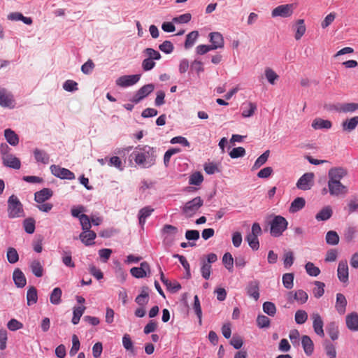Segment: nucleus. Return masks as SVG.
<instances>
[{
	"instance_id": "obj_1",
	"label": "nucleus",
	"mask_w": 358,
	"mask_h": 358,
	"mask_svg": "<svg viewBox=\"0 0 358 358\" xmlns=\"http://www.w3.org/2000/svg\"><path fill=\"white\" fill-rule=\"evenodd\" d=\"M7 213L10 219L23 217L25 216L23 205L17 196L13 194L8 199Z\"/></svg>"
},
{
	"instance_id": "obj_2",
	"label": "nucleus",
	"mask_w": 358,
	"mask_h": 358,
	"mask_svg": "<svg viewBox=\"0 0 358 358\" xmlns=\"http://www.w3.org/2000/svg\"><path fill=\"white\" fill-rule=\"evenodd\" d=\"M288 222L281 215H275L270 222V234L273 237H279L287 229Z\"/></svg>"
},
{
	"instance_id": "obj_3",
	"label": "nucleus",
	"mask_w": 358,
	"mask_h": 358,
	"mask_svg": "<svg viewBox=\"0 0 358 358\" xmlns=\"http://www.w3.org/2000/svg\"><path fill=\"white\" fill-rule=\"evenodd\" d=\"M203 205V200L200 196H196L185 203L182 207V215L190 218L193 217Z\"/></svg>"
},
{
	"instance_id": "obj_4",
	"label": "nucleus",
	"mask_w": 358,
	"mask_h": 358,
	"mask_svg": "<svg viewBox=\"0 0 358 358\" xmlns=\"http://www.w3.org/2000/svg\"><path fill=\"white\" fill-rule=\"evenodd\" d=\"M150 152L151 155L153 153V148L145 146L143 148V152H138L135 151L133 154L134 155V161L135 162L143 167H149L150 166L155 160L154 157L150 156Z\"/></svg>"
},
{
	"instance_id": "obj_5",
	"label": "nucleus",
	"mask_w": 358,
	"mask_h": 358,
	"mask_svg": "<svg viewBox=\"0 0 358 358\" xmlns=\"http://www.w3.org/2000/svg\"><path fill=\"white\" fill-rule=\"evenodd\" d=\"M178 231V228L175 226L171 224H165L162 229V233L164 236V243L166 245H171L173 243L175 236Z\"/></svg>"
},
{
	"instance_id": "obj_6",
	"label": "nucleus",
	"mask_w": 358,
	"mask_h": 358,
	"mask_svg": "<svg viewBox=\"0 0 358 358\" xmlns=\"http://www.w3.org/2000/svg\"><path fill=\"white\" fill-rule=\"evenodd\" d=\"M328 189L329 194L334 196H345L348 192V187L341 182H328Z\"/></svg>"
},
{
	"instance_id": "obj_7",
	"label": "nucleus",
	"mask_w": 358,
	"mask_h": 358,
	"mask_svg": "<svg viewBox=\"0 0 358 358\" xmlns=\"http://www.w3.org/2000/svg\"><path fill=\"white\" fill-rule=\"evenodd\" d=\"M314 173H306L297 181L296 187L301 190H309L314 184Z\"/></svg>"
},
{
	"instance_id": "obj_8",
	"label": "nucleus",
	"mask_w": 358,
	"mask_h": 358,
	"mask_svg": "<svg viewBox=\"0 0 358 358\" xmlns=\"http://www.w3.org/2000/svg\"><path fill=\"white\" fill-rule=\"evenodd\" d=\"M155 90L153 84H148L141 87L131 99V101L134 103H139L144 98L148 96Z\"/></svg>"
},
{
	"instance_id": "obj_9",
	"label": "nucleus",
	"mask_w": 358,
	"mask_h": 358,
	"mask_svg": "<svg viewBox=\"0 0 358 358\" xmlns=\"http://www.w3.org/2000/svg\"><path fill=\"white\" fill-rule=\"evenodd\" d=\"M140 78V74L122 76L116 80L115 83L121 87H127L137 83Z\"/></svg>"
},
{
	"instance_id": "obj_10",
	"label": "nucleus",
	"mask_w": 358,
	"mask_h": 358,
	"mask_svg": "<svg viewBox=\"0 0 358 358\" xmlns=\"http://www.w3.org/2000/svg\"><path fill=\"white\" fill-rule=\"evenodd\" d=\"M50 171L55 176L61 179L73 180L75 178V175L73 172L67 169L62 168L57 165H52L50 166Z\"/></svg>"
},
{
	"instance_id": "obj_11",
	"label": "nucleus",
	"mask_w": 358,
	"mask_h": 358,
	"mask_svg": "<svg viewBox=\"0 0 358 358\" xmlns=\"http://www.w3.org/2000/svg\"><path fill=\"white\" fill-rule=\"evenodd\" d=\"M293 13V5L292 4H284L280 5L275 8L271 13L273 17H288Z\"/></svg>"
},
{
	"instance_id": "obj_12",
	"label": "nucleus",
	"mask_w": 358,
	"mask_h": 358,
	"mask_svg": "<svg viewBox=\"0 0 358 358\" xmlns=\"http://www.w3.org/2000/svg\"><path fill=\"white\" fill-rule=\"evenodd\" d=\"M0 106L4 108H13V96L5 88L0 87Z\"/></svg>"
},
{
	"instance_id": "obj_13",
	"label": "nucleus",
	"mask_w": 358,
	"mask_h": 358,
	"mask_svg": "<svg viewBox=\"0 0 358 358\" xmlns=\"http://www.w3.org/2000/svg\"><path fill=\"white\" fill-rule=\"evenodd\" d=\"M347 175L345 169L341 167H335L329 169L328 172V182H341V179Z\"/></svg>"
},
{
	"instance_id": "obj_14",
	"label": "nucleus",
	"mask_w": 358,
	"mask_h": 358,
	"mask_svg": "<svg viewBox=\"0 0 358 358\" xmlns=\"http://www.w3.org/2000/svg\"><path fill=\"white\" fill-rule=\"evenodd\" d=\"M311 318L313 320V327L315 333L321 337H324V329H323L324 322H323V320H322L321 316L317 313H313L311 315Z\"/></svg>"
},
{
	"instance_id": "obj_15",
	"label": "nucleus",
	"mask_w": 358,
	"mask_h": 358,
	"mask_svg": "<svg viewBox=\"0 0 358 358\" xmlns=\"http://www.w3.org/2000/svg\"><path fill=\"white\" fill-rule=\"evenodd\" d=\"M334 110L338 113H352L358 110V103H341L334 105Z\"/></svg>"
},
{
	"instance_id": "obj_16",
	"label": "nucleus",
	"mask_w": 358,
	"mask_h": 358,
	"mask_svg": "<svg viewBox=\"0 0 358 358\" xmlns=\"http://www.w3.org/2000/svg\"><path fill=\"white\" fill-rule=\"evenodd\" d=\"M337 275L340 281L346 282L348 281L349 272L346 260L341 261L338 266Z\"/></svg>"
},
{
	"instance_id": "obj_17",
	"label": "nucleus",
	"mask_w": 358,
	"mask_h": 358,
	"mask_svg": "<svg viewBox=\"0 0 358 358\" xmlns=\"http://www.w3.org/2000/svg\"><path fill=\"white\" fill-rule=\"evenodd\" d=\"M259 283L257 280L250 282L246 287V292L250 297L257 301L259 298Z\"/></svg>"
},
{
	"instance_id": "obj_18",
	"label": "nucleus",
	"mask_w": 358,
	"mask_h": 358,
	"mask_svg": "<svg viewBox=\"0 0 358 358\" xmlns=\"http://www.w3.org/2000/svg\"><path fill=\"white\" fill-rule=\"evenodd\" d=\"M2 162L5 166L14 169H20L21 166L20 160L13 155H6L2 157Z\"/></svg>"
},
{
	"instance_id": "obj_19",
	"label": "nucleus",
	"mask_w": 358,
	"mask_h": 358,
	"mask_svg": "<svg viewBox=\"0 0 358 358\" xmlns=\"http://www.w3.org/2000/svg\"><path fill=\"white\" fill-rule=\"evenodd\" d=\"M53 194L52 191L49 188H43L34 194V200L38 203H41L49 199Z\"/></svg>"
},
{
	"instance_id": "obj_20",
	"label": "nucleus",
	"mask_w": 358,
	"mask_h": 358,
	"mask_svg": "<svg viewBox=\"0 0 358 358\" xmlns=\"http://www.w3.org/2000/svg\"><path fill=\"white\" fill-rule=\"evenodd\" d=\"M96 237V233L90 229L83 231L79 236L80 239L85 245H93Z\"/></svg>"
},
{
	"instance_id": "obj_21",
	"label": "nucleus",
	"mask_w": 358,
	"mask_h": 358,
	"mask_svg": "<svg viewBox=\"0 0 358 358\" xmlns=\"http://www.w3.org/2000/svg\"><path fill=\"white\" fill-rule=\"evenodd\" d=\"M13 278L16 287L22 288L27 284L26 278L20 268H15L13 273Z\"/></svg>"
},
{
	"instance_id": "obj_22",
	"label": "nucleus",
	"mask_w": 358,
	"mask_h": 358,
	"mask_svg": "<svg viewBox=\"0 0 358 358\" xmlns=\"http://www.w3.org/2000/svg\"><path fill=\"white\" fill-rule=\"evenodd\" d=\"M210 43L217 48H223L224 45V38L220 32H211L209 34Z\"/></svg>"
},
{
	"instance_id": "obj_23",
	"label": "nucleus",
	"mask_w": 358,
	"mask_h": 358,
	"mask_svg": "<svg viewBox=\"0 0 358 358\" xmlns=\"http://www.w3.org/2000/svg\"><path fill=\"white\" fill-rule=\"evenodd\" d=\"M346 325L351 331H358V314L356 313H352L347 315Z\"/></svg>"
},
{
	"instance_id": "obj_24",
	"label": "nucleus",
	"mask_w": 358,
	"mask_h": 358,
	"mask_svg": "<svg viewBox=\"0 0 358 358\" xmlns=\"http://www.w3.org/2000/svg\"><path fill=\"white\" fill-rule=\"evenodd\" d=\"M347 306V300L345 296L341 293L336 294V309L338 313L341 315H343L345 312V308Z\"/></svg>"
},
{
	"instance_id": "obj_25",
	"label": "nucleus",
	"mask_w": 358,
	"mask_h": 358,
	"mask_svg": "<svg viewBox=\"0 0 358 358\" xmlns=\"http://www.w3.org/2000/svg\"><path fill=\"white\" fill-rule=\"evenodd\" d=\"M122 345L124 348L129 352L132 356H135L136 355V348L134 345V343L131 339V337L129 334H124L122 337Z\"/></svg>"
},
{
	"instance_id": "obj_26",
	"label": "nucleus",
	"mask_w": 358,
	"mask_h": 358,
	"mask_svg": "<svg viewBox=\"0 0 358 358\" xmlns=\"http://www.w3.org/2000/svg\"><path fill=\"white\" fill-rule=\"evenodd\" d=\"M312 127L315 129H330L332 127L331 121L322 118H315L311 124Z\"/></svg>"
},
{
	"instance_id": "obj_27",
	"label": "nucleus",
	"mask_w": 358,
	"mask_h": 358,
	"mask_svg": "<svg viewBox=\"0 0 358 358\" xmlns=\"http://www.w3.org/2000/svg\"><path fill=\"white\" fill-rule=\"evenodd\" d=\"M301 344L305 353L310 356L313 354L314 350V345L308 336H303L301 338Z\"/></svg>"
},
{
	"instance_id": "obj_28",
	"label": "nucleus",
	"mask_w": 358,
	"mask_h": 358,
	"mask_svg": "<svg viewBox=\"0 0 358 358\" xmlns=\"http://www.w3.org/2000/svg\"><path fill=\"white\" fill-rule=\"evenodd\" d=\"M358 125V116H355L350 119H347L342 122V128L345 131H351Z\"/></svg>"
},
{
	"instance_id": "obj_29",
	"label": "nucleus",
	"mask_w": 358,
	"mask_h": 358,
	"mask_svg": "<svg viewBox=\"0 0 358 358\" xmlns=\"http://www.w3.org/2000/svg\"><path fill=\"white\" fill-rule=\"evenodd\" d=\"M4 136L7 142L13 146L17 145L19 143L18 136L10 129H5Z\"/></svg>"
},
{
	"instance_id": "obj_30",
	"label": "nucleus",
	"mask_w": 358,
	"mask_h": 358,
	"mask_svg": "<svg viewBox=\"0 0 358 358\" xmlns=\"http://www.w3.org/2000/svg\"><path fill=\"white\" fill-rule=\"evenodd\" d=\"M32 273L37 278L42 277L43 275V268L41 262L34 259L30 262L29 264Z\"/></svg>"
},
{
	"instance_id": "obj_31",
	"label": "nucleus",
	"mask_w": 358,
	"mask_h": 358,
	"mask_svg": "<svg viewBox=\"0 0 358 358\" xmlns=\"http://www.w3.org/2000/svg\"><path fill=\"white\" fill-rule=\"evenodd\" d=\"M333 214L331 208L329 206L324 207L317 215L315 219L317 221H326L329 220Z\"/></svg>"
},
{
	"instance_id": "obj_32",
	"label": "nucleus",
	"mask_w": 358,
	"mask_h": 358,
	"mask_svg": "<svg viewBox=\"0 0 358 358\" xmlns=\"http://www.w3.org/2000/svg\"><path fill=\"white\" fill-rule=\"evenodd\" d=\"M305 204L306 201L303 197H297L291 203L289 210L292 213H296L301 210Z\"/></svg>"
},
{
	"instance_id": "obj_33",
	"label": "nucleus",
	"mask_w": 358,
	"mask_h": 358,
	"mask_svg": "<svg viewBox=\"0 0 358 358\" xmlns=\"http://www.w3.org/2000/svg\"><path fill=\"white\" fill-rule=\"evenodd\" d=\"M153 211L154 209L150 206L144 207L139 210L138 221L142 227L145 224L146 218L148 217Z\"/></svg>"
},
{
	"instance_id": "obj_34",
	"label": "nucleus",
	"mask_w": 358,
	"mask_h": 358,
	"mask_svg": "<svg viewBox=\"0 0 358 358\" xmlns=\"http://www.w3.org/2000/svg\"><path fill=\"white\" fill-rule=\"evenodd\" d=\"M38 300L37 290L35 287L31 286L28 288L27 292V305L31 306L35 304Z\"/></svg>"
},
{
	"instance_id": "obj_35",
	"label": "nucleus",
	"mask_w": 358,
	"mask_h": 358,
	"mask_svg": "<svg viewBox=\"0 0 358 358\" xmlns=\"http://www.w3.org/2000/svg\"><path fill=\"white\" fill-rule=\"evenodd\" d=\"M296 32L294 35V38L296 41H299L301 38V37L304 35L306 33V26L304 24V20L300 19L298 20L296 22Z\"/></svg>"
},
{
	"instance_id": "obj_36",
	"label": "nucleus",
	"mask_w": 358,
	"mask_h": 358,
	"mask_svg": "<svg viewBox=\"0 0 358 358\" xmlns=\"http://www.w3.org/2000/svg\"><path fill=\"white\" fill-rule=\"evenodd\" d=\"M35 159L38 162L47 164L49 162V155L43 150L35 149L34 151Z\"/></svg>"
},
{
	"instance_id": "obj_37",
	"label": "nucleus",
	"mask_w": 358,
	"mask_h": 358,
	"mask_svg": "<svg viewBox=\"0 0 358 358\" xmlns=\"http://www.w3.org/2000/svg\"><path fill=\"white\" fill-rule=\"evenodd\" d=\"M62 292L59 287H55L50 296V301L53 305H58L61 303Z\"/></svg>"
},
{
	"instance_id": "obj_38",
	"label": "nucleus",
	"mask_w": 358,
	"mask_h": 358,
	"mask_svg": "<svg viewBox=\"0 0 358 358\" xmlns=\"http://www.w3.org/2000/svg\"><path fill=\"white\" fill-rule=\"evenodd\" d=\"M325 239L327 243L331 245H336L339 243V236L335 231H329Z\"/></svg>"
},
{
	"instance_id": "obj_39",
	"label": "nucleus",
	"mask_w": 358,
	"mask_h": 358,
	"mask_svg": "<svg viewBox=\"0 0 358 358\" xmlns=\"http://www.w3.org/2000/svg\"><path fill=\"white\" fill-rule=\"evenodd\" d=\"M256 110L257 104L252 102H248L243 110L242 116L243 117H250L254 115Z\"/></svg>"
},
{
	"instance_id": "obj_40",
	"label": "nucleus",
	"mask_w": 358,
	"mask_h": 358,
	"mask_svg": "<svg viewBox=\"0 0 358 358\" xmlns=\"http://www.w3.org/2000/svg\"><path fill=\"white\" fill-rule=\"evenodd\" d=\"M198 36L199 32L197 31H192L190 33H189L186 36L185 48L186 49H189V48H191L194 44Z\"/></svg>"
},
{
	"instance_id": "obj_41",
	"label": "nucleus",
	"mask_w": 358,
	"mask_h": 358,
	"mask_svg": "<svg viewBox=\"0 0 358 358\" xmlns=\"http://www.w3.org/2000/svg\"><path fill=\"white\" fill-rule=\"evenodd\" d=\"M222 262L225 268L229 271H233L234 258L230 252H226L222 257Z\"/></svg>"
},
{
	"instance_id": "obj_42",
	"label": "nucleus",
	"mask_w": 358,
	"mask_h": 358,
	"mask_svg": "<svg viewBox=\"0 0 358 358\" xmlns=\"http://www.w3.org/2000/svg\"><path fill=\"white\" fill-rule=\"evenodd\" d=\"M314 285L315 287L313 290V295L317 299L320 298L324 293L325 285L324 282L320 281H315Z\"/></svg>"
},
{
	"instance_id": "obj_43",
	"label": "nucleus",
	"mask_w": 358,
	"mask_h": 358,
	"mask_svg": "<svg viewBox=\"0 0 358 358\" xmlns=\"http://www.w3.org/2000/svg\"><path fill=\"white\" fill-rule=\"evenodd\" d=\"M23 227L27 234H31L35 231V220L32 217H28L23 221Z\"/></svg>"
},
{
	"instance_id": "obj_44",
	"label": "nucleus",
	"mask_w": 358,
	"mask_h": 358,
	"mask_svg": "<svg viewBox=\"0 0 358 358\" xmlns=\"http://www.w3.org/2000/svg\"><path fill=\"white\" fill-rule=\"evenodd\" d=\"M245 240L253 250H257L259 248V242L257 236L248 234L245 237Z\"/></svg>"
},
{
	"instance_id": "obj_45",
	"label": "nucleus",
	"mask_w": 358,
	"mask_h": 358,
	"mask_svg": "<svg viewBox=\"0 0 358 358\" xmlns=\"http://www.w3.org/2000/svg\"><path fill=\"white\" fill-rule=\"evenodd\" d=\"M308 320V313L303 310H298L295 313L294 320L298 324H304Z\"/></svg>"
},
{
	"instance_id": "obj_46",
	"label": "nucleus",
	"mask_w": 358,
	"mask_h": 358,
	"mask_svg": "<svg viewBox=\"0 0 358 358\" xmlns=\"http://www.w3.org/2000/svg\"><path fill=\"white\" fill-rule=\"evenodd\" d=\"M264 73L268 82L271 85H274L275 80L279 78V76L271 68H266Z\"/></svg>"
},
{
	"instance_id": "obj_47",
	"label": "nucleus",
	"mask_w": 358,
	"mask_h": 358,
	"mask_svg": "<svg viewBox=\"0 0 358 358\" xmlns=\"http://www.w3.org/2000/svg\"><path fill=\"white\" fill-rule=\"evenodd\" d=\"M85 307L83 306L75 307L73 308V316L72 318V323L73 324H77L79 322L80 317L85 312Z\"/></svg>"
},
{
	"instance_id": "obj_48",
	"label": "nucleus",
	"mask_w": 358,
	"mask_h": 358,
	"mask_svg": "<svg viewBox=\"0 0 358 358\" xmlns=\"http://www.w3.org/2000/svg\"><path fill=\"white\" fill-rule=\"evenodd\" d=\"M270 151L266 150L265 151L262 155H261L255 161L252 169H257L262 166L263 164H264L266 161L268 160V158L269 157Z\"/></svg>"
},
{
	"instance_id": "obj_49",
	"label": "nucleus",
	"mask_w": 358,
	"mask_h": 358,
	"mask_svg": "<svg viewBox=\"0 0 358 358\" xmlns=\"http://www.w3.org/2000/svg\"><path fill=\"white\" fill-rule=\"evenodd\" d=\"M305 268L307 273L310 276L316 277L320 273V268L315 266L314 264L310 262L306 264Z\"/></svg>"
},
{
	"instance_id": "obj_50",
	"label": "nucleus",
	"mask_w": 358,
	"mask_h": 358,
	"mask_svg": "<svg viewBox=\"0 0 358 358\" xmlns=\"http://www.w3.org/2000/svg\"><path fill=\"white\" fill-rule=\"evenodd\" d=\"M7 259L9 263L15 264L19 260V255L14 248H9L6 254Z\"/></svg>"
},
{
	"instance_id": "obj_51",
	"label": "nucleus",
	"mask_w": 358,
	"mask_h": 358,
	"mask_svg": "<svg viewBox=\"0 0 358 358\" xmlns=\"http://www.w3.org/2000/svg\"><path fill=\"white\" fill-rule=\"evenodd\" d=\"M294 274L292 273H287L282 275V283L285 288L292 289L294 283Z\"/></svg>"
},
{
	"instance_id": "obj_52",
	"label": "nucleus",
	"mask_w": 358,
	"mask_h": 358,
	"mask_svg": "<svg viewBox=\"0 0 358 358\" xmlns=\"http://www.w3.org/2000/svg\"><path fill=\"white\" fill-rule=\"evenodd\" d=\"M327 333L329 335L331 340L335 341L338 338V327L334 322H331L327 326Z\"/></svg>"
},
{
	"instance_id": "obj_53",
	"label": "nucleus",
	"mask_w": 358,
	"mask_h": 358,
	"mask_svg": "<svg viewBox=\"0 0 358 358\" xmlns=\"http://www.w3.org/2000/svg\"><path fill=\"white\" fill-rule=\"evenodd\" d=\"M263 310L269 316H274L276 313V308L273 303L266 301L263 304Z\"/></svg>"
},
{
	"instance_id": "obj_54",
	"label": "nucleus",
	"mask_w": 358,
	"mask_h": 358,
	"mask_svg": "<svg viewBox=\"0 0 358 358\" xmlns=\"http://www.w3.org/2000/svg\"><path fill=\"white\" fill-rule=\"evenodd\" d=\"M193 308L195 311L196 315H197V317L199 318V322L201 324L202 310H201L200 301L199 300V297L197 295H195L194 297Z\"/></svg>"
},
{
	"instance_id": "obj_55",
	"label": "nucleus",
	"mask_w": 358,
	"mask_h": 358,
	"mask_svg": "<svg viewBox=\"0 0 358 358\" xmlns=\"http://www.w3.org/2000/svg\"><path fill=\"white\" fill-rule=\"evenodd\" d=\"M203 180V175L200 172H195L190 176L189 183L190 185H199Z\"/></svg>"
},
{
	"instance_id": "obj_56",
	"label": "nucleus",
	"mask_w": 358,
	"mask_h": 358,
	"mask_svg": "<svg viewBox=\"0 0 358 358\" xmlns=\"http://www.w3.org/2000/svg\"><path fill=\"white\" fill-rule=\"evenodd\" d=\"M308 299V294L302 290L299 289L295 292V301H296L300 304L305 303Z\"/></svg>"
},
{
	"instance_id": "obj_57",
	"label": "nucleus",
	"mask_w": 358,
	"mask_h": 358,
	"mask_svg": "<svg viewBox=\"0 0 358 358\" xmlns=\"http://www.w3.org/2000/svg\"><path fill=\"white\" fill-rule=\"evenodd\" d=\"M324 345L326 354L329 357V358H335L336 356V351L334 345L327 341H324Z\"/></svg>"
},
{
	"instance_id": "obj_58",
	"label": "nucleus",
	"mask_w": 358,
	"mask_h": 358,
	"mask_svg": "<svg viewBox=\"0 0 358 358\" xmlns=\"http://www.w3.org/2000/svg\"><path fill=\"white\" fill-rule=\"evenodd\" d=\"M204 171L208 175H212L220 171L217 165L213 162L206 163L204 164Z\"/></svg>"
},
{
	"instance_id": "obj_59",
	"label": "nucleus",
	"mask_w": 358,
	"mask_h": 358,
	"mask_svg": "<svg viewBox=\"0 0 358 358\" xmlns=\"http://www.w3.org/2000/svg\"><path fill=\"white\" fill-rule=\"evenodd\" d=\"M80 222L82 227L83 231L89 230L91 228V220L88 215L85 214H81L80 217Z\"/></svg>"
},
{
	"instance_id": "obj_60",
	"label": "nucleus",
	"mask_w": 358,
	"mask_h": 358,
	"mask_svg": "<svg viewBox=\"0 0 358 358\" xmlns=\"http://www.w3.org/2000/svg\"><path fill=\"white\" fill-rule=\"evenodd\" d=\"M257 324L259 328H267L270 326V320L265 315H258L257 318Z\"/></svg>"
},
{
	"instance_id": "obj_61",
	"label": "nucleus",
	"mask_w": 358,
	"mask_h": 358,
	"mask_svg": "<svg viewBox=\"0 0 358 358\" xmlns=\"http://www.w3.org/2000/svg\"><path fill=\"white\" fill-rule=\"evenodd\" d=\"M245 155V150L243 147H238L233 148L229 152V156L232 159H236L238 157H243Z\"/></svg>"
},
{
	"instance_id": "obj_62",
	"label": "nucleus",
	"mask_w": 358,
	"mask_h": 358,
	"mask_svg": "<svg viewBox=\"0 0 358 358\" xmlns=\"http://www.w3.org/2000/svg\"><path fill=\"white\" fill-rule=\"evenodd\" d=\"M159 48L163 52L170 54L173 52L174 48L173 43L171 41H165L159 45Z\"/></svg>"
},
{
	"instance_id": "obj_63",
	"label": "nucleus",
	"mask_w": 358,
	"mask_h": 358,
	"mask_svg": "<svg viewBox=\"0 0 358 358\" xmlns=\"http://www.w3.org/2000/svg\"><path fill=\"white\" fill-rule=\"evenodd\" d=\"M201 272L202 277L208 280L210 278L211 273V266L208 263L203 262L201 268Z\"/></svg>"
},
{
	"instance_id": "obj_64",
	"label": "nucleus",
	"mask_w": 358,
	"mask_h": 358,
	"mask_svg": "<svg viewBox=\"0 0 358 358\" xmlns=\"http://www.w3.org/2000/svg\"><path fill=\"white\" fill-rule=\"evenodd\" d=\"M144 52L146 54L148 58L152 60H159L161 59L160 53L151 48L145 49Z\"/></svg>"
}]
</instances>
